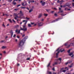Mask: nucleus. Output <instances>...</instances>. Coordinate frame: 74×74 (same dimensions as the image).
<instances>
[{"instance_id": "nucleus-1", "label": "nucleus", "mask_w": 74, "mask_h": 74, "mask_svg": "<svg viewBox=\"0 0 74 74\" xmlns=\"http://www.w3.org/2000/svg\"><path fill=\"white\" fill-rule=\"evenodd\" d=\"M27 38V36H25L22 40L20 41L18 45L19 46V47H21V46L23 45V44H24V43H25V42L26 41L25 39H26Z\"/></svg>"}, {"instance_id": "nucleus-2", "label": "nucleus", "mask_w": 74, "mask_h": 74, "mask_svg": "<svg viewBox=\"0 0 74 74\" xmlns=\"http://www.w3.org/2000/svg\"><path fill=\"white\" fill-rule=\"evenodd\" d=\"M19 14H17L16 13L14 14V17H15L14 19H16L17 18H19V17L18 16V15Z\"/></svg>"}, {"instance_id": "nucleus-3", "label": "nucleus", "mask_w": 74, "mask_h": 74, "mask_svg": "<svg viewBox=\"0 0 74 74\" xmlns=\"http://www.w3.org/2000/svg\"><path fill=\"white\" fill-rule=\"evenodd\" d=\"M20 30H23L24 32H26L27 31V28H22V27H21Z\"/></svg>"}, {"instance_id": "nucleus-4", "label": "nucleus", "mask_w": 74, "mask_h": 74, "mask_svg": "<svg viewBox=\"0 0 74 74\" xmlns=\"http://www.w3.org/2000/svg\"><path fill=\"white\" fill-rule=\"evenodd\" d=\"M22 5H23V6L27 5V3H26V2H24V3H22Z\"/></svg>"}, {"instance_id": "nucleus-5", "label": "nucleus", "mask_w": 74, "mask_h": 74, "mask_svg": "<svg viewBox=\"0 0 74 74\" xmlns=\"http://www.w3.org/2000/svg\"><path fill=\"white\" fill-rule=\"evenodd\" d=\"M60 19H62V18H58V19H57L56 20H55L54 21H53L52 22H57V21H59V20H60Z\"/></svg>"}, {"instance_id": "nucleus-6", "label": "nucleus", "mask_w": 74, "mask_h": 74, "mask_svg": "<svg viewBox=\"0 0 74 74\" xmlns=\"http://www.w3.org/2000/svg\"><path fill=\"white\" fill-rule=\"evenodd\" d=\"M18 29H16V30H15V32H16V33H17V34H19V33H20V31H21V29L20 30H19L18 31Z\"/></svg>"}, {"instance_id": "nucleus-7", "label": "nucleus", "mask_w": 74, "mask_h": 74, "mask_svg": "<svg viewBox=\"0 0 74 74\" xmlns=\"http://www.w3.org/2000/svg\"><path fill=\"white\" fill-rule=\"evenodd\" d=\"M40 3H42L41 4H42V5H45V4L46 3L45 2H42V1H40Z\"/></svg>"}, {"instance_id": "nucleus-8", "label": "nucleus", "mask_w": 74, "mask_h": 74, "mask_svg": "<svg viewBox=\"0 0 74 74\" xmlns=\"http://www.w3.org/2000/svg\"><path fill=\"white\" fill-rule=\"evenodd\" d=\"M27 21H26L24 24V25L23 26V28H25V27H26V23H27Z\"/></svg>"}, {"instance_id": "nucleus-9", "label": "nucleus", "mask_w": 74, "mask_h": 74, "mask_svg": "<svg viewBox=\"0 0 74 74\" xmlns=\"http://www.w3.org/2000/svg\"><path fill=\"white\" fill-rule=\"evenodd\" d=\"M69 55L70 56H71V57H73V56H74V55H73V52H72V53H71Z\"/></svg>"}, {"instance_id": "nucleus-10", "label": "nucleus", "mask_w": 74, "mask_h": 74, "mask_svg": "<svg viewBox=\"0 0 74 74\" xmlns=\"http://www.w3.org/2000/svg\"><path fill=\"white\" fill-rule=\"evenodd\" d=\"M21 14V16H22L23 15V14L22 12L21 11H20V13L18 14Z\"/></svg>"}, {"instance_id": "nucleus-11", "label": "nucleus", "mask_w": 74, "mask_h": 74, "mask_svg": "<svg viewBox=\"0 0 74 74\" xmlns=\"http://www.w3.org/2000/svg\"><path fill=\"white\" fill-rule=\"evenodd\" d=\"M59 52H60V51H59L58 52V53H57L56 54V58H58V54L59 53Z\"/></svg>"}, {"instance_id": "nucleus-12", "label": "nucleus", "mask_w": 74, "mask_h": 74, "mask_svg": "<svg viewBox=\"0 0 74 74\" xmlns=\"http://www.w3.org/2000/svg\"><path fill=\"white\" fill-rule=\"evenodd\" d=\"M42 16V14H40L38 17V18H41V16Z\"/></svg>"}, {"instance_id": "nucleus-13", "label": "nucleus", "mask_w": 74, "mask_h": 74, "mask_svg": "<svg viewBox=\"0 0 74 74\" xmlns=\"http://www.w3.org/2000/svg\"><path fill=\"white\" fill-rule=\"evenodd\" d=\"M10 33L12 35L11 36V37H12V36L13 35V33H14V32H13L12 31H11Z\"/></svg>"}, {"instance_id": "nucleus-14", "label": "nucleus", "mask_w": 74, "mask_h": 74, "mask_svg": "<svg viewBox=\"0 0 74 74\" xmlns=\"http://www.w3.org/2000/svg\"><path fill=\"white\" fill-rule=\"evenodd\" d=\"M41 23H40L38 24V26H41L42 25L41 24Z\"/></svg>"}, {"instance_id": "nucleus-15", "label": "nucleus", "mask_w": 74, "mask_h": 74, "mask_svg": "<svg viewBox=\"0 0 74 74\" xmlns=\"http://www.w3.org/2000/svg\"><path fill=\"white\" fill-rule=\"evenodd\" d=\"M66 5L67 6H69V5H71V4L70 3H66Z\"/></svg>"}, {"instance_id": "nucleus-16", "label": "nucleus", "mask_w": 74, "mask_h": 74, "mask_svg": "<svg viewBox=\"0 0 74 74\" xmlns=\"http://www.w3.org/2000/svg\"><path fill=\"white\" fill-rule=\"evenodd\" d=\"M72 62V61H71L70 62H67L66 63V64H68L69 63H70Z\"/></svg>"}, {"instance_id": "nucleus-17", "label": "nucleus", "mask_w": 74, "mask_h": 74, "mask_svg": "<svg viewBox=\"0 0 74 74\" xmlns=\"http://www.w3.org/2000/svg\"><path fill=\"white\" fill-rule=\"evenodd\" d=\"M60 51L61 52H62L64 51V49H62L60 50Z\"/></svg>"}, {"instance_id": "nucleus-18", "label": "nucleus", "mask_w": 74, "mask_h": 74, "mask_svg": "<svg viewBox=\"0 0 74 74\" xmlns=\"http://www.w3.org/2000/svg\"><path fill=\"white\" fill-rule=\"evenodd\" d=\"M28 27H32V25H31L30 24H28Z\"/></svg>"}, {"instance_id": "nucleus-19", "label": "nucleus", "mask_w": 74, "mask_h": 74, "mask_svg": "<svg viewBox=\"0 0 74 74\" xmlns=\"http://www.w3.org/2000/svg\"><path fill=\"white\" fill-rule=\"evenodd\" d=\"M63 12V10H60L59 11L58 13H62Z\"/></svg>"}, {"instance_id": "nucleus-20", "label": "nucleus", "mask_w": 74, "mask_h": 74, "mask_svg": "<svg viewBox=\"0 0 74 74\" xmlns=\"http://www.w3.org/2000/svg\"><path fill=\"white\" fill-rule=\"evenodd\" d=\"M63 2H64V1H63V0L60 1V4H62V3H63Z\"/></svg>"}, {"instance_id": "nucleus-21", "label": "nucleus", "mask_w": 74, "mask_h": 74, "mask_svg": "<svg viewBox=\"0 0 74 74\" xmlns=\"http://www.w3.org/2000/svg\"><path fill=\"white\" fill-rule=\"evenodd\" d=\"M32 11H33V9H32L29 10V12L30 13V12H32Z\"/></svg>"}, {"instance_id": "nucleus-22", "label": "nucleus", "mask_w": 74, "mask_h": 74, "mask_svg": "<svg viewBox=\"0 0 74 74\" xmlns=\"http://www.w3.org/2000/svg\"><path fill=\"white\" fill-rule=\"evenodd\" d=\"M2 49H5V48H6V47H5V46H2Z\"/></svg>"}, {"instance_id": "nucleus-23", "label": "nucleus", "mask_w": 74, "mask_h": 74, "mask_svg": "<svg viewBox=\"0 0 74 74\" xmlns=\"http://www.w3.org/2000/svg\"><path fill=\"white\" fill-rule=\"evenodd\" d=\"M44 16H48V14H46L45 13H44Z\"/></svg>"}, {"instance_id": "nucleus-24", "label": "nucleus", "mask_w": 74, "mask_h": 74, "mask_svg": "<svg viewBox=\"0 0 74 74\" xmlns=\"http://www.w3.org/2000/svg\"><path fill=\"white\" fill-rule=\"evenodd\" d=\"M58 64V63L56 62L54 64H53V66H55V65H56V64Z\"/></svg>"}, {"instance_id": "nucleus-25", "label": "nucleus", "mask_w": 74, "mask_h": 74, "mask_svg": "<svg viewBox=\"0 0 74 74\" xmlns=\"http://www.w3.org/2000/svg\"><path fill=\"white\" fill-rule=\"evenodd\" d=\"M9 21L10 22V23H12V21H11V19H9Z\"/></svg>"}, {"instance_id": "nucleus-26", "label": "nucleus", "mask_w": 74, "mask_h": 74, "mask_svg": "<svg viewBox=\"0 0 74 74\" xmlns=\"http://www.w3.org/2000/svg\"><path fill=\"white\" fill-rule=\"evenodd\" d=\"M21 8L22 9L23 8V9H25L26 8V7H21Z\"/></svg>"}, {"instance_id": "nucleus-27", "label": "nucleus", "mask_w": 74, "mask_h": 74, "mask_svg": "<svg viewBox=\"0 0 74 74\" xmlns=\"http://www.w3.org/2000/svg\"><path fill=\"white\" fill-rule=\"evenodd\" d=\"M13 4L14 5H16V2H14V1H13Z\"/></svg>"}, {"instance_id": "nucleus-28", "label": "nucleus", "mask_w": 74, "mask_h": 74, "mask_svg": "<svg viewBox=\"0 0 74 74\" xmlns=\"http://www.w3.org/2000/svg\"><path fill=\"white\" fill-rule=\"evenodd\" d=\"M73 65V64H72L71 65L69 66V67H70V68H71V67H72V66H73L72 65Z\"/></svg>"}, {"instance_id": "nucleus-29", "label": "nucleus", "mask_w": 74, "mask_h": 74, "mask_svg": "<svg viewBox=\"0 0 74 74\" xmlns=\"http://www.w3.org/2000/svg\"><path fill=\"white\" fill-rule=\"evenodd\" d=\"M50 64H51V63L49 62V64L47 66V67H49V66H50Z\"/></svg>"}, {"instance_id": "nucleus-30", "label": "nucleus", "mask_w": 74, "mask_h": 74, "mask_svg": "<svg viewBox=\"0 0 74 74\" xmlns=\"http://www.w3.org/2000/svg\"><path fill=\"white\" fill-rule=\"evenodd\" d=\"M65 11H68V8H66L65 9Z\"/></svg>"}, {"instance_id": "nucleus-31", "label": "nucleus", "mask_w": 74, "mask_h": 74, "mask_svg": "<svg viewBox=\"0 0 74 74\" xmlns=\"http://www.w3.org/2000/svg\"><path fill=\"white\" fill-rule=\"evenodd\" d=\"M19 27V25H17L15 26L16 28H17V27Z\"/></svg>"}, {"instance_id": "nucleus-32", "label": "nucleus", "mask_w": 74, "mask_h": 74, "mask_svg": "<svg viewBox=\"0 0 74 74\" xmlns=\"http://www.w3.org/2000/svg\"><path fill=\"white\" fill-rule=\"evenodd\" d=\"M2 26L3 27H5V25H4V24H3L2 25Z\"/></svg>"}, {"instance_id": "nucleus-33", "label": "nucleus", "mask_w": 74, "mask_h": 74, "mask_svg": "<svg viewBox=\"0 0 74 74\" xmlns=\"http://www.w3.org/2000/svg\"><path fill=\"white\" fill-rule=\"evenodd\" d=\"M46 10L47 11V12H49V11H50V9H49V10L46 9Z\"/></svg>"}, {"instance_id": "nucleus-34", "label": "nucleus", "mask_w": 74, "mask_h": 74, "mask_svg": "<svg viewBox=\"0 0 74 74\" xmlns=\"http://www.w3.org/2000/svg\"><path fill=\"white\" fill-rule=\"evenodd\" d=\"M26 21H27H27H26V20H23V22H26Z\"/></svg>"}, {"instance_id": "nucleus-35", "label": "nucleus", "mask_w": 74, "mask_h": 74, "mask_svg": "<svg viewBox=\"0 0 74 74\" xmlns=\"http://www.w3.org/2000/svg\"><path fill=\"white\" fill-rule=\"evenodd\" d=\"M67 43H66L64 45H65V46H67Z\"/></svg>"}, {"instance_id": "nucleus-36", "label": "nucleus", "mask_w": 74, "mask_h": 74, "mask_svg": "<svg viewBox=\"0 0 74 74\" xmlns=\"http://www.w3.org/2000/svg\"><path fill=\"white\" fill-rule=\"evenodd\" d=\"M48 73L49 74H52V73H51V72H48Z\"/></svg>"}, {"instance_id": "nucleus-37", "label": "nucleus", "mask_w": 74, "mask_h": 74, "mask_svg": "<svg viewBox=\"0 0 74 74\" xmlns=\"http://www.w3.org/2000/svg\"><path fill=\"white\" fill-rule=\"evenodd\" d=\"M66 70H63V71H62V72H63L64 73H65V72H66Z\"/></svg>"}, {"instance_id": "nucleus-38", "label": "nucleus", "mask_w": 74, "mask_h": 74, "mask_svg": "<svg viewBox=\"0 0 74 74\" xmlns=\"http://www.w3.org/2000/svg\"><path fill=\"white\" fill-rule=\"evenodd\" d=\"M58 60H60H60H62V58H60L58 59Z\"/></svg>"}, {"instance_id": "nucleus-39", "label": "nucleus", "mask_w": 74, "mask_h": 74, "mask_svg": "<svg viewBox=\"0 0 74 74\" xmlns=\"http://www.w3.org/2000/svg\"><path fill=\"white\" fill-rule=\"evenodd\" d=\"M25 34H24L22 35V37H25Z\"/></svg>"}, {"instance_id": "nucleus-40", "label": "nucleus", "mask_w": 74, "mask_h": 74, "mask_svg": "<svg viewBox=\"0 0 74 74\" xmlns=\"http://www.w3.org/2000/svg\"><path fill=\"white\" fill-rule=\"evenodd\" d=\"M67 6L66 5V4L65 5L63 6V7H66Z\"/></svg>"}, {"instance_id": "nucleus-41", "label": "nucleus", "mask_w": 74, "mask_h": 74, "mask_svg": "<svg viewBox=\"0 0 74 74\" xmlns=\"http://www.w3.org/2000/svg\"><path fill=\"white\" fill-rule=\"evenodd\" d=\"M41 21H44V18H42L41 20Z\"/></svg>"}, {"instance_id": "nucleus-42", "label": "nucleus", "mask_w": 74, "mask_h": 74, "mask_svg": "<svg viewBox=\"0 0 74 74\" xmlns=\"http://www.w3.org/2000/svg\"><path fill=\"white\" fill-rule=\"evenodd\" d=\"M18 9H16L14 10L15 11H17V10H18Z\"/></svg>"}, {"instance_id": "nucleus-43", "label": "nucleus", "mask_w": 74, "mask_h": 74, "mask_svg": "<svg viewBox=\"0 0 74 74\" xmlns=\"http://www.w3.org/2000/svg\"><path fill=\"white\" fill-rule=\"evenodd\" d=\"M70 50H69V51H67V52H68V53H69L70 52Z\"/></svg>"}, {"instance_id": "nucleus-44", "label": "nucleus", "mask_w": 74, "mask_h": 74, "mask_svg": "<svg viewBox=\"0 0 74 74\" xmlns=\"http://www.w3.org/2000/svg\"><path fill=\"white\" fill-rule=\"evenodd\" d=\"M21 4H19V5H17V7H18L19 6H21Z\"/></svg>"}, {"instance_id": "nucleus-45", "label": "nucleus", "mask_w": 74, "mask_h": 74, "mask_svg": "<svg viewBox=\"0 0 74 74\" xmlns=\"http://www.w3.org/2000/svg\"><path fill=\"white\" fill-rule=\"evenodd\" d=\"M4 41V40H2L0 42H3Z\"/></svg>"}, {"instance_id": "nucleus-46", "label": "nucleus", "mask_w": 74, "mask_h": 74, "mask_svg": "<svg viewBox=\"0 0 74 74\" xmlns=\"http://www.w3.org/2000/svg\"><path fill=\"white\" fill-rule=\"evenodd\" d=\"M52 70H53V71H55V68H53L52 69Z\"/></svg>"}, {"instance_id": "nucleus-47", "label": "nucleus", "mask_w": 74, "mask_h": 74, "mask_svg": "<svg viewBox=\"0 0 74 74\" xmlns=\"http://www.w3.org/2000/svg\"><path fill=\"white\" fill-rule=\"evenodd\" d=\"M15 41L16 42H17V41H18V40H17V39H15Z\"/></svg>"}, {"instance_id": "nucleus-48", "label": "nucleus", "mask_w": 74, "mask_h": 74, "mask_svg": "<svg viewBox=\"0 0 74 74\" xmlns=\"http://www.w3.org/2000/svg\"><path fill=\"white\" fill-rule=\"evenodd\" d=\"M30 59V58H27V60H29Z\"/></svg>"}, {"instance_id": "nucleus-49", "label": "nucleus", "mask_w": 74, "mask_h": 74, "mask_svg": "<svg viewBox=\"0 0 74 74\" xmlns=\"http://www.w3.org/2000/svg\"><path fill=\"white\" fill-rule=\"evenodd\" d=\"M15 36H16V35L15 34H14V35L13 36V37H15Z\"/></svg>"}, {"instance_id": "nucleus-50", "label": "nucleus", "mask_w": 74, "mask_h": 74, "mask_svg": "<svg viewBox=\"0 0 74 74\" xmlns=\"http://www.w3.org/2000/svg\"><path fill=\"white\" fill-rule=\"evenodd\" d=\"M31 2H32V3H34V0H32V1H31Z\"/></svg>"}, {"instance_id": "nucleus-51", "label": "nucleus", "mask_w": 74, "mask_h": 74, "mask_svg": "<svg viewBox=\"0 0 74 74\" xmlns=\"http://www.w3.org/2000/svg\"><path fill=\"white\" fill-rule=\"evenodd\" d=\"M55 16H57V14L56 13H55L54 14Z\"/></svg>"}, {"instance_id": "nucleus-52", "label": "nucleus", "mask_w": 74, "mask_h": 74, "mask_svg": "<svg viewBox=\"0 0 74 74\" xmlns=\"http://www.w3.org/2000/svg\"><path fill=\"white\" fill-rule=\"evenodd\" d=\"M12 20L15 23V21L14 19H13Z\"/></svg>"}, {"instance_id": "nucleus-53", "label": "nucleus", "mask_w": 74, "mask_h": 74, "mask_svg": "<svg viewBox=\"0 0 74 74\" xmlns=\"http://www.w3.org/2000/svg\"><path fill=\"white\" fill-rule=\"evenodd\" d=\"M60 1L59 0H58L57 1L58 3H60Z\"/></svg>"}, {"instance_id": "nucleus-54", "label": "nucleus", "mask_w": 74, "mask_h": 74, "mask_svg": "<svg viewBox=\"0 0 74 74\" xmlns=\"http://www.w3.org/2000/svg\"><path fill=\"white\" fill-rule=\"evenodd\" d=\"M54 10H57V9H56V8H54Z\"/></svg>"}, {"instance_id": "nucleus-55", "label": "nucleus", "mask_w": 74, "mask_h": 74, "mask_svg": "<svg viewBox=\"0 0 74 74\" xmlns=\"http://www.w3.org/2000/svg\"><path fill=\"white\" fill-rule=\"evenodd\" d=\"M31 23V25H33V24H34V23Z\"/></svg>"}, {"instance_id": "nucleus-56", "label": "nucleus", "mask_w": 74, "mask_h": 74, "mask_svg": "<svg viewBox=\"0 0 74 74\" xmlns=\"http://www.w3.org/2000/svg\"><path fill=\"white\" fill-rule=\"evenodd\" d=\"M26 19H28V20H29V18H27V17H26Z\"/></svg>"}, {"instance_id": "nucleus-57", "label": "nucleus", "mask_w": 74, "mask_h": 74, "mask_svg": "<svg viewBox=\"0 0 74 74\" xmlns=\"http://www.w3.org/2000/svg\"><path fill=\"white\" fill-rule=\"evenodd\" d=\"M59 48H58L57 49V50H56V51H59Z\"/></svg>"}, {"instance_id": "nucleus-58", "label": "nucleus", "mask_w": 74, "mask_h": 74, "mask_svg": "<svg viewBox=\"0 0 74 74\" xmlns=\"http://www.w3.org/2000/svg\"><path fill=\"white\" fill-rule=\"evenodd\" d=\"M12 0H9L8 1H12Z\"/></svg>"}, {"instance_id": "nucleus-59", "label": "nucleus", "mask_w": 74, "mask_h": 74, "mask_svg": "<svg viewBox=\"0 0 74 74\" xmlns=\"http://www.w3.org/2000/svg\"><path fill=\"white\" fill-rule=\"evenodd\" d=\"M61 15H62V16H64L65 15H63V14H61Z\"/></svg>"}, {"instance_id": "nucleus-60", "label": "nucleus", "mask_w": 74, "mask_h": 74, "mask_svg": "<svg viewBox=\"0 0 74 74\" xmlns=\"http://www.w3.org/2000/svg\"><path fill=\"white\" fill-rule=\"evenodd\" d=\"M17 38H19L20 37H19L18 36H17Z\"/></svg>"}, {"instance_id": "nucleus-61", "label": "nucleus", "mask_w": 74, "mask_h": 74, "mask_svg": "<svg viewBox=\"0 0 74 74\" xmlns=\"http://www.w3.org/2000/svg\"><path fill=\"white\" fill-rule=\"evenodd\" d=\"M27 10H29V8H27Z\"/></svg>"}, {"instance_id": "nucleus-62", "label": "nucleus", "mask_w": 74, "mask_h": 74, "mask_svg": "<svg viewBox=\"0 0 74 74\" xmlns=\"http://www.w3.org/2000/svg\"><path fill=\"white\" fill-rule=\"evenodd\" d=\"M19 64H17V65L18 66H19Z\"/></svg>"}, {"instance_id": "nucleus-63", "label": "nucleus", "mask_w": 74, "mask_h": 74, "mask_svg": "<svg viewBox=\"0 0 74 74\" xmlns=\"http://www.w3.org/2000/svg\"><path fill=\"white\" fill-rule=\"evenodd\" d=\"M56 73H55V72H53V74H56Z\"/></svg>"}, {"instance_id": "nucleus-64", "label": "nucleus", "mask_w": 74, "mask_h": 74, "mask_svg": "<svg viewBox=\"0 0 74 74\" xmlns=\"http://www.w3.org/2000/svg\"><path fill=\"white\" fill-rule=\"evenodd\" d=\"M73 6H74V3H73L72 4Z\"/></svg>"}]
</instances>
